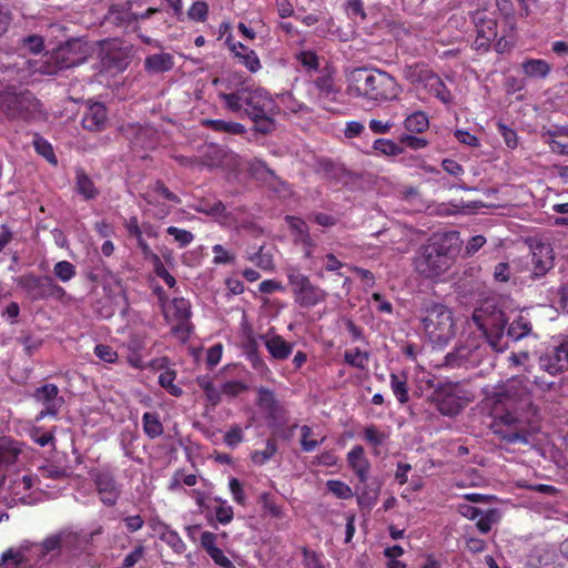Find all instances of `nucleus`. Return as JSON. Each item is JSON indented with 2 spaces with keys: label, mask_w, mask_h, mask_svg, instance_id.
<instances>
[{
  "label": "nucleus",
  "mask_w": 568,
  "mask_h": 568,
  "mask_svg": "<svg viewBox=\"0 0 568 568\" xmlns=\"http://www.w3.org/2000/svg\"><path fill=\"white\" fill-rule=\"evenodd\" d=\"M493 397L505 408L494 417L493 433L506 444H530L539 428L531 381L523 375L508 378L494 387Z\"/></svg>",
  "instance_id": "nucleus-1"
},
{
  "label": "nucleus",
  "mask_w": 568,
  "mask_h": 568,
  "mask_svg": "<svg viewBox=\"0 0 568 568\" xmlns=\"http://www.w3.org/2000/svg\"><path fill=\"white\" fill-rule=\"evenodd\" d=\"M346 83L349 97L375 105L396 101L403 91L392 74L377 68H354L347 72Z\"/></svg>",
  "instance_id": "nucleus-2"
},
{
  "label": "nucleus",
  "mask_w": 568,
  "mask_h": 568,
  "mask_svg": "<svg viewBox=\"0 0 568 568\" xmlns=\"http://www.w3.org/2000/svg\"><path fill=\"white\" fill-rule=\"evenodd\" d=\"M231 112H244L258 130L268 132L272 129V116L277 112L275 100L262 88L242 87L234 92L219 94Z\"/></svg>",
  "instance_id": "nucleus-3"
},
{
  "label": "nucleus",
  "mask_w": 568,
  "mask_h": 568,
  "mask_svg": "<svg viewBox=\"0 0 568 568\" xmlns=\"http://www.w3.org/2000/svg\"><path fill=\"white\" fill-rule=\"evenodd\" d=\"M417 318L424 337L434 348L443 349L456 335L454 313L442 303L425 304L419 310Z\"/></svg>",
  "instance_id": "nucleus-4"
},
{
  "label": "nucleus",
  "mask_w": 568,
  "mask_h": 568,
  "mask_svg": "<svg viewBox=\"0 0 568 568\" xmlns=\"http://www.w3.org/2000/svg\"><path fill=\"white\" fill-rule=\"evenodd\" d=\"M61 538L58 535L45 538L42 542L21 541L18 546L9 547L0 556V568L31 567L60 548Z\"/></svg>",
  "instance_id": "nucleus-5"
},
{
  "label": "nucleus",
  "mask_w": 568,
  "mask_h": 568,
  "mask_svg": "<svg viewBox=\"0 0 568 568\" xmlns=\"http://www.w3.org/2000/svg\"><path fill=\"white\" fill-rule=\"evenodd\" d=\"M471 321L480 332L477 335L483 336L487 347L490 346L497 353L507 348L508 337L504 335L506 320L501 311L487 303L474 311Z\"/></svg>",
  "instance_id": "nucleus-6"
},
{
  "label": "nucleus",
  "mask_w": 568,
  "mask_h": 568,
  "mask_svg": "<svg viewBox=\"0 0 568 568\" xmlns=\"http://www.w3.org/2000/svg\"><path fill=\"white\" fill-rule=\"evenodd\" d=\"M486 356L487 345L483 336L469 334L446 354L444 365L449 368H471L480 365Z\"/></svg>",
  "instance_id": "nucleus-7"
},
{
  "label": "nucleus",
  "mask_w": 568,
  "mask_h": 568,
  "mask_svg": "<svg viewBox=\"0 0 568 568\" xmlns=\"http://www.w3.org/2000/svg\"><path fill=\"white\" fill-rule=\"evenodd\" d=\"M0 113L9 119L31 121L39 118L42 110L30 92H16L9 88L0 92Z\"/></svg>",
  "instance_id": "nucleus-8"
},
{
  "label": "nucleus",
  "mask_w": 568,
  "mask_h": 568,
  "mask_svg": "<svg viewBox=\"0 0 568 568\" xmlns=\"http://www.w3.org/2000/svg\"><path fill=\"white\" fill-rule=\"evenodd\" d=\"M452 264L453 257L437 243L422 246L414 260L416 272L426 278L443 275Z\"/></svg>",
  "instance_id": "nucleus-9"
},
{
  "label": "nucleus",
  "mask_w": 568,
  "mask_h": 568,
  "mask_svg": "<svg viewBox=\"0 0 568 568\" xmlns=\"http://www.w3.org/2000/svg\"><path fill=\"white\" fill-rule=\"evenodd\" d=\"M433 402L440 414L456 416L471 400L470 394L460 383H438L432 395Z\"/></svg>",
  "instance_id": "nucleus-10"
},
{
  "label": "nucleus",
  "mask_w": 568,
  "mask_h": 568,
  "mask_svg": "<svg viewBox=\"0 0 568 568\" xmlns=\"http://www.w3.org/2000/svg\"><path fill=\"white\" fill-rule=\"evenodd\" d=\"M288 285L294 302L302 308H312L326 301L327 292L314 285L308 276L296 268L287 271Z\"/></svg>",
  "instance_id": "nucleus-11"
},
{
  "label": "nucleus",
  "mask_w": 568,
  "mask_h": 568,
  "mask_svg": "<svg viewBox=\"0 0 568 568\" xmlns=\"http://www.w3.org/2000/svg\"><path fill=\"white\" fill-rule=\"evenodd\" d=\"M17 284L31 301L61 300L65 295V290L50 276H38L30 273L18 277Z\"/></svg>",
  "instance_id": "nucleus-12"
},
{
  "label": "nucleus",
  "mask_w": 568,
  "mask_h": 568,
  "mask_svg": "<svg viewBox=\"0 0 568 568\" xmlns=\"http://www.w3.org/2000/svg\"><path fill=\"white\" fill-rule=\"evenodd\" d=\"M405 75L413 84L422 85L443 103L447 104L452 101L453 95L443 80L426 67H408L405 71Z\"/></svg>",
  "instance_id": "nucleus-13"
},
{
  "label": "nucleus",
  "mask_w": 568,
  "mask_h": 568,
  "mask_svg": "<svg viewBox=\"0 0 568 568\" xmlns=\"http://www.w3.org/2000/svg\"><path fill=\"white\" fill-rule=\"evenodd\" d=\"M165 0H129L122 6H113L112 14H119L116 18L131 22L146 20L153 14L164 10Z\"/></svg>",
  "instance_id": "nucleus-14"
},
{
  "label": "nucleus",
  "mask_w": 568,
  "mask_h": 568,
  "mask_svg": "<svg viewBox=\"0 0 568 568\" xmlns=\"http://www.w3.org/2000/svg\"><path fill=\"white\" fill-rule=\"evenodd\" d=\"M497 13L489 9L477 10L473 20L476 28V39L473 48L476 51L486 52L497 37Z\"/></svg>",
  "instance_id": "nucleus-15"
},
{
  "label": "nucleus",
  "mask_w": 568,
  "mask_h": 568,
  "mask_svg": "<svg viewBox=\"0 0 568 568\" xmlns=\"http://www.w3.org/2000/svg\"><path fill=\"white\" fill-rule=\"evenodd\" d=\"M90 50L83 40L71 39L52 52V59L58 69H69L83 63L88 59Z\"/></svg>",
  "instance_id": "nucleus-16"
},
{
  "label": "nucleus",
  "mask_w": 568,
  "mask_h": 568,
  "mask_svg": "<svg viewBox=\"0 0 568 568\" xmlns=\"http://www.w3.org/2000/svg\"><path fill=\"white\" fill-rule=\"evenodd\" d=\"M162 308L166 322L172 325L173 332L189 334L191 304L187 300L183 297H174L173 300L163 303Z\"/></svg>",
  "instance_id": "nucleus-17"
},
{
  "label": "nucleus",
  "mask_w": 568,
  "mask_h": 568,
  "mask_svg": "<svg viewBox=\"0 0 568 568\" xmlns=\"http://www.w3.org/2000/svg\"><path fill=\"white\" fill-rule=\"evenodd\" d=\"M539 367L552 376L568 371V341L548 347L539 357Z\"/></svg>",
  "instance_id": "nucleus-18"
},
{
  "label": "nucleus",
  "mask_w": 568,
  "mask_h": 568,
  "mask_svg": "<svg viewBox=\"0 0 568 568\" xmlns=\"http://www.w3.org/2000/svg\"><path fill=\"white\" fill-rule=\"evenodd\" d=\"M457 511L467 519L476 520V526L483 534L489 532L493 525L496 524L500 518L499 511L497 509H481L469 503H459L457 505Z\"/></svg>",
  "instance_id": "nucleus-19"
},
{
  "label": "nucleus",
  "mask_w": 568,
  "mask_h": 568,
  "mask_svg": "<svg viewBox=\"0 0 568 568\" xmlns=\"http://www.w3.org/2000/svg\"><path fill=\"white\" fill-rule=\"evenodd\" d=\"M34 399L43 406L37 419L45 416H55L64 404V399L59 395V388L54 384H45L38 387L33 394Z\"/></svg>",
  "instance_id": "nucleus-20"
},
{
  "label": "nucleus",
  "mask_w": 568,
  "mask_h": 568,
  "mask_svg": "<svg viewBox=\"0 0 568 568\" xmlns=\"http://www.w3.org/2000/svg\"><path fill=\"white\" fill-rule=\"evenodd\" d=\"M532 275L540 277L554 266V252L548 243L535 242L530 245Z\"/></svg>",
  "instance_id": "nucleus-21"
},
{
  "label": "nucleus",
  "mask_w": 568,
  "mask_h": 568,
  "mask_svg": "<svg viewBox=\"0 0 568 568\" xmlns=\"http://www.w3.org/2000/svg\"><path fill=\"white\" fill-rule=\"evenodd\" d=\"M225 43L236 61L250 72L256 73L262 68L261 61L254 50L240 41H235L232 37H227Z\"/></svg>",
  "instance_id": "nucleus-22"
},
{
  "label": "nucleus",
  "mask_w": 568,
  "mask_h": 568,
  "mask_svg": "<svg viewBox=\"0 0 568 568\" xmlns=\"http://www.w3.org/2000/svg\"><path fill=\"white\" fill-rule=\"evenodd\" d=\"M94 484L100 495L101 501L106 506H113L116 504L120 489L114 477L106 471H99L94 476Z\"/></svg>",
  "instance_id": "nucleus-23"
},
{
  "label": "nucleus",
  "mask_w": 568,
  "mask_h": 568,
  "mask_svg": "<svg viewBox=\"0 0 568 568\" xmlns=\"http://www.w3.org/2000/svg\"><path fill=\"white\" fill-rule=\"evenodd\" d=\"M36 479L31 475L16 476L9 485V505L31 504L33 500L28 491L34 486Z\"/></svg>",
  "instance_id": "nucleus-24"
},
{
  "label": "nucleus",
  "mask_w": 568,
  "mask_h": 568,
  "mask_svg": "<svg viewBox=\"0 0 568 568\" xmlns=\"http://www.w3.org/2000/svg\"><path fill=\"white\" fill-rule=\"evenodd\" d=\"M261 339L270 355L276 361H284L293 353L294 343L285 341L278 334L267 332L261 337Z\"/></svg>",
  "instance_id": "nucleus-25"
},
{
  "label": "nucleus",
  "mask_w": 568,
  "mask_h": 568,
  "mask_svg": "<svg viewBox=\"0 0 568 568\" xmlns=\"http://www.w3.org/2000/svg\"><path fill=\"white\" fill-rule=\"evenodd\" d=\"M108 122L106 109L100 102L89 103L82 119V125L89 131H102Z\"/></svg>",
  "instance_id": "nucleus-26"
},
{
  "label": "nucleus",
  "mask_w": 568,
  "mask_h": 568,
  "mask_svg": "<svg viewBox=\"0 0 568 568\" xmlns=\"http://www.w3.org/2000/svg\"><path fill=\"white\" fill-rule=\"evenodd\" d=\"M201 546L209 554L212 560L222 568H236L222 549L216 547V535L211 531H203L201 535Z\"/></svg>",
  "instance_id": "nucleus-27"
},
{
  "label": "nucleus",
  "mask_w": 568,
  "mask_h": 568,
  "mask_svg": "<svg viewBox=\"0 0 568 568\" xmlns=\"http://www.w3.org/2000/svg\"><path fill=\"white\" fill-rule=\"evenodd\" d=\"M347 462L359 481L365 483L368 479L371 464L364 448L359 445L354 446L347 454Z\"/></svg>",
  "instance_id": "nucleus-28"
},
{
  "label": "nucleus",
  "mask_w": 568,
  "mask_h": 568,
  "mask_svg": "<svg viewBox=\"0 0 568 568\" xmlns=\"http://www.w3.org/2000/svg\"><path fill=\"white\" fill-rule=\"evenodd\" d=\"M174 67V58L171 53L159 52L148 55L144 60V69L148 73L158 74L170 71Z\"/></svg>",
  "instance_id": "nucleus-29"
},
{
  "label": "nucleus",
  "mask_w": 568,
  "mask_h": 568,
  "mask_svg": "<svg viewBox=\"0 0 568 568\" xmlns=\"http://www.w3.org/2000/svg\"><path fill=\"white\" fill-rule=\"evenodd\" d=\"M144 200L149 205H161L162 200L173 203H180L176 194L172 193L162 182H155L144 194Z\"/></svg>",
  "instance_id": "nucleus-30"
},
{
  "label": "nucleus",
  "mask_w": 568,
  "mask_h": 568,
  "mask_svg": "<svg viewBox=\"0 0 568 568\" xmlns=\"http://www.w3.org/2000/svg\"><path fill=\"white\" fill-rule=\"evenodd\" d=\"M523 73L531 79H545L551 71V65L542 59H527L521 63Z\"/></svg>",
  "instance_id": "nucleus-31"
},
{
  "label": "nucleus",
  "mask_w": 568,
  "mask_h": 568,
  "mask_svg": "<svg viewBox=\"0 0 568 568\" xmlns=\"http://www.w3.org/2000/svg\"><path fill=\"white\" fill-rule=\"evenodd\" d=\"M315 88L318 91V98L321 100L336 101L339 94L338 88L334 83V79L324 74L318 77L314 82Z\"/></svg>",
  "instance_id": "nucleus-32"
},
{
  "label": "nucleus",
  "mask_w": 568,
  "mask_h": 568,
  "mask_svg": "<svg viewBox=\"0 0 568 568\" xmlns=\"http://www.w3.org/2000/svg\"><path fill=\"white\" fill-rule=\"evenodd\" d=\"M256 403L258 407L267 413L271 417H275L278 413L280 405L275 394L265 387L257 388Z\"/></svg>",
  "instance_id": "nucleus-33"
},
{
  "label": "nucleus",
  "mask_w": 568,
  "mask_h": 568,
  "mask_svg": "<svg viewBox=\"0 0 568 568\" xmlns=\"http://www.w3.org/2000/svg\"><path fill=\"white\" fill-rule=\"evenodd\" d=\"M407 379L405 373L389 375L390 389L400 404H406L409 400Z\"/></svg>",
  "instance_id": "nucleus-34"
},
{
  "label": "nucleus",
  "mask_w": 568,
  "mask_h": 568,
  "mask_svg": "<svg viewBox=\"0 0 568 568\" xmlns=\"http://www.w3.org/2000/svg\"><path fill=\"white\" fill-rule=\"evenodd\" d=\"M286 220L288 222L290 227L296 232V241H298L300 243L304 244L307 247L305 251V255L310 256V248L313 246V242L311 240L306 223L303 220L294 216H287Z\"/></svg>",
  "instance_id": "nucleus-35"
},
{
  "label": "nucleus",
  "mask_w": 568,
  "mask_h": 568,
  "mask_svg": "<svg viewBox=\"0 0 568 568\" xmlns=\"http://www.w3.org/2000/svg\"><path fill=\"white\" fill-rule=\"evenodd\" d=\"M142 425L144 434L154 439L163 434V425L160 420V416L155 412H145L142 416Z\"/></svg>",
  "instance_id": "nucleus-36"
},
{
  "label": "nucleus",
  "mask_w": 568,
  "mask_h": 568,
  "mask_svg": "<svg viewBox=\"0 0 568 568\" xmlns=\"http://www.w3.org/2000/svg\"><path fill=\"white\" fill-rule=\"evenodd\" d=\"M531 333V323L530 321L524 316L518 315L517 318H515L507 331V337L519 341L526 336H528Z\"/></svg>",
  "instance_id": "nucleus-37"
},
{
  "label": "nucleus",
  "mask_w": 568,
  "mask_h": 568,
  "mask_svg": "<svg viewBox=\"0 0 568 568\" xmlns=\"http://www.w3.org/2000/svg\"><path fill=\"white\" fill-rule=\"evenodd\" d=\"M344 361L347 365L358 368L366 369L369 361V354L358 347H353L344 353Z\"/></svg>",
  "instance_id": "nucleus-38"
},
{
  "label": "nucleus",
  "mask_w": 568,
  "mask_h": 568,
  "mask_svg": "<svg viewBox=\"0 0 568 568\" xmlns=\"http://www.w3.org/2000/svg\"><path fill=\"white\" fill-rule=\"evenodd\" d=\"M160 539L171 547L176 554H182L185 550V544L179 534L166 525L161 526Z\"/></svg>",
  "instance_id": "nucleus-39"
},
{
  "label": "nucleus",
  "mask_w": 568,
  "mask_h": 568,
  "mask_svg": "<svg viewBox=\"0 0 568 568\" xmlns=\"http://www.w3.org/2000/svg\"><path fill=\"white\" fill-rule=\"evenodd\" d=\"M30 61L26 59H20V61H16L13 65L10 64L6 67V71L11 73H16V75H9L8 81H17L19 83L26 82L31 73V68H26L29 65Z\"/></svg>",
  "instance_id": "nucleus-40"
},
{
  "label": "nucleus",
  "mask_w": 568,
  "mask_h": 568,
  "mask_svg": "<svg viewBox=\"0 0 568 568\" xmlns=\"http://www.w3.org/2000/svg\"><path fill=\"white\" fill-rule=\"evenodd\" d=\"M404 125L407 131L422 133L428 128L429 121L424 112L417 111L405 119Z\"/></svg>",
  "instance_id": "nucleus-41"
},
{
  "label": "nucleus",
  "mask_w": 568,
  "mask_h": 568,
  "mask_svg": "<svg viewBox=\"0 0 568 568\" xmlns=\"http://www.w3.org/2000/svg\"><path fill=\"white\" fill-rule=\"evenodd\" d=\"M77 190L84 199L91 200L98 195V190L92 180L83 172L77 174Z\"/></svg>",
  "instance_id": "nucleus-42"
},
{
  "label": "nucleus",
  "mask_w": 568,
  "mask_h": 568,
  "mask_svg": "<svg viewBox=\"0 0 568 568\" xmlns=\"http://www.w3.org/2000/svg\"><path fill=\"white\" fill-rule=\"evenodd\" d=\"M373 149L378 155L396 156L403 152V149L388 139H377L373 143Z\"/></svg>",
  "instance_id": "nucleus-43"
},
{
  "label": "nucleus",
  "mask_w": 568,
  "mask_h": 568,
  "mask_svg": "<svg viewBox=\"0 0 568 568\" xmlns=\"http://www.w3.org/2000/svg\"><path fill=\"white\" fill-rule=\"evenodd\" d=\"M214 501L217 505L212 506L211 509L214 510L216 520L222 525L230 524L234 516L232 506H230L226 500L219 497L214 498Z\"/></svg>",
  "instance_id": "nucleus-44"
},
{
  "label": "nucleus",
  "mask_w": 568,
  "mask_h": 568,
  "mask_svg": "<svg viewBox=\"0 0 568 568\" xmlns=\"http://www.w3.org/2000/svg\"><path fill=\"white\" fill-rule=\"evenodd\" d=\"M19 449L8 438L0 439V466L14 463L19 454Z\"/></svg>",
  "instance_id": "nucleus-45"
},
{
  "label": "nucleus",
  "mask_w": 568,
  "mask_h": 568,
  "mask_svg": "<svg viewBox=\"0 0 568 568\" xmlns=\"http://www.w3.org/2000/svg\"><path fill=\"white\" fill-rule=\"evenodd\" d=\"M212 252L214 254L213 264L215 265H225V264H234L236 260V255L233 251L225 248L221 244H215L212 246Z\"/></svg>",
  "instance_id": "nucleus-46"
},
{
  "label": "nucleus",
  "mask_w": 568,
  "mask_h": 568,
  "mask_svg": "<svg viewBox=\"0 0 568 568\" xmlns=\"http://www.w3.org/2000/svg\"><path fill=\"white\" fill-rule=\"evenodd\" d=\"M33 146L41 156H43L50 163L55 164L57 159L52 149V145L39 134L33 136Z\"/></svg>",
  "instance_id": "nucleus-47"
},
{
  "label": "nucleus",
  "mask_w": 568,
  "mask_h": 568,
  "mask_svg": "<svg viewBox=\"0 0 568 568\" xmlns=\"http://www.w3.org/2000/svg\"><path fill=\"white\" fill-rule=\"evenodd\" d=\"M364 439L376 449L386 440L387 435L381 432L375 425H368L364 428Z\"/></svg>",
  "instance_id": "nucleus-48"
},
{
  "label": "nucleus",
  "mask_w": 568,
  "mask_h": 568,
  "mask_svg": "<svg viewBox=\"0 0 568 568\" xmlns=\"http://www.w3.org/2000/svg\"><path fill=\"white\" fill-rule=\"evenodd\" d=\"M277 445L275 440L267 439L265 448L263 450H256L252 454V460L256 465H264L267 460H270L276 453Z\"/></svg>",
  "instance_id": "nucleus-49"
},
{
  "label": "nucleus",
  "mask_w": 568,
  "mask_h": 568,
  "mask_svg": "<svg viewBox=\"0 0 568 568\" xmlns=\"http://www.w3.org/2000/svg\"><path fill=\"white\" fill-rule=\"evenodd\" d=\"M53 273L55 277L64 283L71 281L77 274L75 266L69 261L58 262L53 267Z\"/></svg>",
  "instance_id": "nucleus-50"
},
{
  "label": "nucleus",
  "mask_w": 568,
  "mask_h": 568,
  "mask_svg": "<svg viewBox=\"0 0 568 568\" xmlns=\"http://www.w3.org/2000/svg\"><path fill=\"white\" fill-rule=\"evenodd\" d=\"M248 171L253 176L263 181H267L268 178L274 176L273 171L268 169L266 164L258 159H254L248 163Z\"/></svg>",
  "instance_id": "nucleus-51"
},
{
  "label": "nucleus",
  "mask_w": 568,
  "mask_h": 568,
  "mask_svg": "<svg viewBox=\"0 0 568 568\" xmlns=\"http://www.w3.org/2000/svg\"><path fill=\"white\" fill-rule=\"evenodd\" d=\"M94 355L106 364H114L119 359L118 352L106 344H97L94 347Z\"/></svg>",
  "instance_id": "nucleus-52"
},
{
  "label": "nucleus",
  "mask_w": 568,
  "mask_h": 568,
  "mask_svg": "<svg viewBox=\"0 0 568 568\" xmlns=\"http://www.w3.org/2000/svg\"><path fill=\"white\" fill-rule=\"evenodd\" d=\"M326 487L337 498L349 499L353 497L352 488L341 480H328Z\"/></svg>",
  "instance_id": "nucleus-53"
},
{
  "label": "nucleus",
  "mask_w": 568,
  "mask_h": 568,
  "mask_svg": "<svg viewBox=\"0 0 568 568\" xmlns=\"http://www.w3.org/2000/svg\"><path fill=\"white\" fill-rule=\"evenodd\" d=\"M175 373L172 371H165L159 376V384L165 388L171 395L180 396L182 394L181 387L174 384Z\"/></svg>",
  "instance_id": "nucleus-54"
},
{
  "label": "nucleus",
  "mask_w": 568,
  "mask_h": 568,
  "mask_svg": "<svg viewBox=\"0 0 568 568\" xmlns=\"http://www.w3.org/2000/svg\"><path fill=\"white\" fill-rule=\"evenodd\" d=\"M313 435V430L310 426L303 425L301 427V446L304 452H314L317 446L324 442V437L321 440L310 439Z\"/></svg>",
  "instance_id": "nucleus-55"
},
{
  "label": "nucleus",
  "mask_w": 568,
  "mask_h": 568,
  "mask_svg": "<svg viewBox=\"0 0 568 568\" xmlns=\"http://www.w3.org/2000/svg\"><path fill=\"white\" fill-rule=\"evenodd\" d=\"M166 232L169 235L173 236L174 241L179 244L180 247L187 246L194 240V235L190 231L175 226H169Z\"/></svg>",
  "instance_id": "nucleus-56"
},
{
  "label": "nucleus",
  "mask_w": 568,
  "mask_h": 568,
  "mask_svg": "<svg viewBox=\"0 0 568 568\" xmlns=\"http://www.w3.org/2000/svg\"><path fill=\"white\" fill-rule=\"evenodd\" d=\"M209 13V6L205 1H195L187 11L191 20L203 22Z\"/></svg>",
  "instance_id": "nucleus-57"
},
{
  "label": "nucleus",
  "mask_w": 568,
  "mask_h": 568,
  "mask_svg": "<svg viewBox=\"0 0 568 568\" xmlns=\"http://www.w3.org/2000/svg\"><path fill=\"white\" fill-rule=\"evenodd\" d=\"M221 386L223 395L229 397H235L247 389V385L239 379L226 381Z\"/></svg>",
  "instance_id": "nucleus-58"
},
{
  "label": "nucleus",
  "mask_w": 568,
  "mask_h": 568,
  "mask_svg": "<svg viewBox=\"0 0 568 568\" xmlns=\"http://www.w3.org/2000/svg\"><path fill=\"white\" fill-rule=\"evenodd\" d=\"M247 260L265 271L272 270L274 266L272 256L264 253L263 247H260L258 252L255 254L248 255Z\"/></svg>",
  "instance_id": "nucleus-59"
},
{
  "label": "nucleus",
  "mask_w": 568,
  "mask_h": 568,
  "mask_svg": "<svg viewBox=\"0 0 568 568\" xmlns=\"http://www.w3.org/2000/svg\"><path fill=\"white\" fill-rule=\"evenodd\" d=\"M347 266L341 262L333 253H328L323 257V271L333 272L338 276H343L341 270Z\"/></svg>",
  "instance_id": "nucleus-60"
},
{
  "label": "nucleus",
  "mask_w": 568,
  "mask_h": 568,
  "mask_svg": "<svg viewBox=\"0 0 568 568\" xmlns=\"http://www.w3.org/2000/svg\"><path fill=\"white\" fill-rule=\"evenodd\" d=\"M21 49L31 53H39L43 49V39L39 36H28L22 39Z\"/></svg>",
  "instance_id": "nucleus-61"
},
{
  "label": "nucleus",
  "mask_w": 568,
  "mask_h": 568,
  "mask_svg": "<svg viewBox=\"0 0 568 568\" xmlns=\"http://www.w3.org/2000/svg\"><path fill=\"white\" fill-rule=\"evenodd\" d=\"M152 265H153V270H154V273L156 274V276L162 278L169 287H174V285L176 284V281H175L174 276L171 275L169 273V271L165 268L161 258H159Z\"/></svg>",
  "instance_id": "nucleus-62"
},
{
  "label": "nucleus",
  "mask_w": 568,
  "mask_h": 568,
  "mask_svg": "<svg viewBox=\"0 0 568 568\" xmlns=\"http://www.w3.org/2000/svg\"><path fill=\"white\" fill-rule=\"evenodd\" d=\"M298 62L308 71L318 68V58L312 51H303L297 55Z\"/></svg>",
  "instance_id": "nucleus-63"
},
{
  "label": "nucleus",
  "mask_w": 568,
  "mask_h": 568,
  "mask_svg": "<svg viewBox=\"0 0 568 568\" xmlns=\"http://www.w3.org/2000/svg\"><path fill=\"white\" fill-rule=\"evenodd\" d=\"M497 126H498V132L504 138L507 146L510 149H514L517 145L516 132L514 130H511L510 128H508L506 124L500 123V122L497 124Z\"/></svg>",
  "instance_id": "nucleus-64"
}]
</instances>
